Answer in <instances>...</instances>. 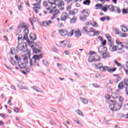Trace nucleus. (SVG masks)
I'll use <instances>...</instances> for the list:
<instances>
[{
  "label": "nucleus",
  "mask_w": 128,
  "mask_h": 128,
  "mask_svg": "<svg viewBox=\"0 0 128 128\" xmlns=\"http://www.w3.org/2000/svg\"><path fill=\"white\" fill-rule=\"evenodd\" d=\"M84 4H86V6H90V0H84L83 2Z\"/></svg>",
  "instance_id": "a19ab883"
},
{
  "label": "nucleus",
  "mask_w": 128,
  "mask_h": 128,
  "mask_svg": "<svg viewBox=\"0 0 128 128\" xmlns=\"http://www.w3.org/2000/svg\"><path fill=\"white\" fill-rule=\"evenodd\" d=\"M116 50H118V46H116V45H113L112 46L110 47V52H116Z\"/></svg>",
  "instance_id": "a878e982"
},
{
  "label": "nucleus",
  "mask_w": 128,
  "mask_h": 128,
  "mask_svg": "<svg viewBox=\"0 0 128 128\" xmlns=\"http://www.w3.org/2000/svg\"><path fill=\"white\" fill-rule=\"evenodd\" d=\"M69 14H72V15L74 14V10H70L69 12Z\"/></svg>",
  "instance_id": "774afa93"
},
{
  "label": "nucleus",
  "mask_w": 128,
  "mask_h": 128,
  "mask_svg": "<svg viewBox=\"0 0 128 128\" xmlns=\"http://www.w3.org/2000/svg\"><path fill=\"white\" fill-rule=\"evenodd\" d=\"M33 52L34 54H38V52H40V50L38 49V48H34L33 50Z\"/></svg>",
  "instance_id": "de8ad7c7"
},
{
  "label": "nucleus",
  "mask_w": 128,
  "mask_h": 128,
  "mask_svg": "<svg viewBox=\"0 0 128 128\" xmlns=\"http://www.w3.org/2000/svg\"><path fill=\"white\" fill-rule=\"evenodd\" d=\"M115 34H119L120 32H118V29L115 28L113 30Z\"/></svg>",
  "instance_id": "c03bdc74"
},
{
  "label": "nucleus",
  "mask_w": 128,
  "mask_h": 128,
  "mask_svg": "<svg viewBox=\"0 0 128 128\" xmlns=\"http://www.w3.org/2000/svg\"><path fill=\"white\" fill-rule=\"evenodd\" d=\"M110 20V18H108V16H106L100 18V20H101V22H104V20Z\"/></svg>",
  "instance_id": "72a5a7b5"
},
{
  "label": "nucleus",
  "mask_w": 128,
  "mask_h": 128,
  "mask_svg": "<svg viewBox=\"0 0 128 128\" xmlns=\"http://www.w3.org/2000/svg\"><path fill=\"white\" fill-rule=\"evenodd\" d=\"M18 66H20V68H24L26 67L25 64L24 63H22L21 62H18Z\"/></svg>",
  "instance_id": "c9c22d12"
},
{
  "label": "nucleus",
  "mask_w": 128,
  "mask_h": 128,
  "mask_svg": "<svg viewBox=\"0 0 128 128\" xmlns=\"http://www.w3.org/2000/svg\"><path fill=\"white\" fill-rule=\"evenodd\" d=\"M52 24V22L51 20L45 21L43 22L42 26H49Z\"/></svg>",
  "instance_id": "412c9836"
},
{
  "label": "nucleus",
  "mask_w": 128,
  "mask_h": 128,
  "mask_svg": "<svg viewBox=\"0 0 128 128\" xmlns=\"http://www.w3.org/2000/svg\"><path fill=\"white\" fill-rule=\"evenodd\" d=\"M64 1L61 0L58 4V7L59 8L60 10H64Z\"/></svg>",
  "instance_id": "dca6fc26"
},
{
  "label": "nucleus",
  "mask_w": 128,
  "mask_h": 128,
  "mask_svg": "<svg viewBox=\"0 0 128 128\" xmlns=\"http://www.w3.org/2000/svg\"><path fill=\"white\" fill-rule=\"evenodd\" d=\"M76 22V18L73 17L70 20V24H74Z\"/></svg>",
  "instance_id": "e433bc0d"
},
{
  "label": "nucleus",
  "mask_w": 128,
  "mask_h": 128,
  "mask_svg": "<svg viewBox=\"0 0 128 128\" xmlns=\"http://www.w3.org/2000/svg\"><path fill=\"white\" fill-rule=\"evenodd\" d=\"M124 109L125 110H128V104H126L124 105Z\"/></svg>",
  "instance_id": "e2e57ef3"
},
{
  "label": "nucleus",
  "mask_w": 128,
  "mask_h": 128,
  "mask_svg": "<svg viewBox=\"0 0 128 128\" xmlns=\"http://www.w3.org/2000/svg\"><path fill=\"white\" fill-rule=\"evenodd\" d=\"M24 69L27 73L30 72V69L26 66L24 67Z\"/></svg>",
  "instance_id": "a18cd8bd"
},
{
  "label": "nucleus",
  "mask_w": 128,
  "mask_h": 128,
  "mask_svg": "<svg viewBox=\"0 0 128 128\" xmlns=\"http://www.w3.org/2000/svg\"><path fill=\"white\" fill-rule=\"evenodd\" d=\"M86 26H92L94 28H98V23L95 22L90 21L86 23Z\"/></svg>",
  "instance_id": "4468645a"
},
{
  "label": "nucleus",
  "mask_w": 128,
  "mask_h": 128,
  "mask_svg": "<svg viewBox=\"0 0 128 128\" xmlns=\"http://www.w3.org/2000/svg\"><path fill=\"white\" fill-rule=\"evenodd\" d=\"M19 28H22V30H24H24H28V28H27L28 26H26V25H23V26L20 25L19 26Z\"/></svg>",
  "instance_id": "ea45409f"
},
{
  "label": "nucleus",
  "mask_w": 128,
  "mask_h": 128,
  "mask_svg": "<svg viewBox=\"0 0 128 128\" xmlns=\"http://www.w3.org/2000/svg\"><path fill=\"white\" fill-rule=\"evenodd\" d=\"M0 116H1V118H3L4 120L7 118L6 116L4 115V114H0Z\"/></svg>",
  "instance_id": "6e6d98bb"
},
{
  "label": "nucleus",
  "mask_w": 128,
  "mask_h": 128,
  "mask_svg": "<svg viewBox=\"0 0 128 128\" xmlns=\"http://www.w3.org/2000/svg\"><path fill=\"white\" fill-rule=\"evenodd\" d=\"M101 54H102L103 58H108L110 57V56L108 53L106 52V51L104 53H102Z\"/></svg>",
  "instance_id": "b1692460"
},
{
  "label": "nucleus",
  "mask_w": 128,
  "mask_h": 128,
  "mask_svg": "<svg viewBox=\"0 0 128 128\" xmlns=\"http://www.w3.org/2000/svg\"><path fill=\"white\" fill-rule=\"evenodd\" d=\"M102 46H106V40H102Z\"/></svg>",
  "instance_id": "bf43d9fd"
},
{
  "label": "nucleus",
  "mask_w": 128,
  "mask_h": 128,
  "mask_svg": "<svg viewBox=\"0 0 128 128\" xmlns=\"http://www.w3.org/2000/svg\"><path fill=\"white\" fill-rule=\"evenodd\" d=\"M10 52L12 54H16V50L14 48H12L10 50Z\"/></svg>",
  "instance_id": "58836bf2"
},
{
  "label": "nucleus",
  "mask_w": 128,
  "mask_h": 128,
  "mask_svg": "<svg viewBox=\"0 0 128 128\" xmlns=\"http://www.w3.org/2000/svg\"><path fill=\"white\" fill-rule=\"evenodd\" d=\"M128 86V79L124 78L122 82H121L118 85V88L120 90H122L124 88H126Z\"/></svg>",
  "instance_id": "1a4fd4ad"
},
{
  "label": "nucleus",
  "mask_w": 128,
  "mask_h": 128,
  "mask_svg": "<svg viewBox=\"0 0 128 128\" xmlns=\"http://www.w3.org/2000/svg\"><path fill=\"white\" fill-rule=\"evenodd\" d=\"M58 32H60V34H61V36H66V34H68V30H59Z\"/></svg>",
  "instance_id": "f3484780"
},
{
  "label": "nucleus",
  "mask_w": 128,
  "mask_h": 128,
  "mask_svg": "<svg viewBox=\"0 0 128 128\" xmlns=\"http://www.w3.org/2000/svg\"><path fill=\"white\" fill-rule=\"evenodd\" d=\"M108 6H106L102 8L101 10H103V12H108Z\"/></svg>",
  "instance_id": "8fccbe9b"
},
{
  "label": "nucleus",
  "mask_w": 128,
  "mask_h": 128,
  "mask_svg": "<svg viewBox=\"0 0 128 128\" xmlns=\"http://www.w3.org/2000/svg\"><path fill=\"white\" fill-rule=\"evenodd\" d=\"M28 29H26L24 30V37L22 38V35L19 34L18 36V41L21 40H26L28 42Z\"/></svg>",
  "instance_id": "423d86ee"
},
{
  "label": "nucleus",
  "mask_w": 128,
  "mask_h": 128,
  "mask_svg": "<svg viewBox=\"0 0 128 128\" xmlns=\"http://www.w3.org/2000/svg\"><path fill=\"white\" fill-rule=\"evenodd\" d=\"M74 36L77 38H80L82 36V31L80 30H78L77 31H75L74 32Z\"/></svg>",
  "instance_id": "6ab92c4d"
},
{
  "label": "nucleus",
  "mask_w": 128,
  "mask_h": 128,
  "mask_svg": "<svg viewBox=\"0 0 128 128\" xmlns=\"http://www.w3.org/2000/svg\"><path fill=\"white\" fill-rule=\"evenodd\" d=\"M14 110L15 112H20V109L16 107H14Z\"/></svg>",
  "instance_id": "603ef678"
},
{
  "label": "nucleus",
  "mask_w": 128,
  "mask_h": 128,
  "mask_svg": "<svg viewBox=\"0 0 128 128\" xmlns=\"http://www.w3.org/2000/svg\"><path fill=\"white\" fill-rule=\"evenodd\" d=\"M64 2H66L68 4H69L70 6H72V0H64Z\"/></svg>",
  "instance_id": "37998d69"
},
{
  "label": "nucleus",
  "mask_w": 128,
  "mask_h": 128,
  "mask_svg": "<svg viewBox=\"0 0 128 128\" xmlns=\"http://www.w3.org/2000/svg\"><path fill=\"white\" fill-rule=\"evenodd\" d=\"M124 48V44H122L118 45L117 46V48Z\"/></svg>",
  "instance_id": "09e8293b"
},
{
  "label": "nucleus",
  "mask_w": 128,
  "mask_h": 128,
  "mask_svg": "<svg viewBox=\"0 0 128 128\" xmlns=\"http://www.w3.org/2000/svg\"><path fill=\"white\" fill-rule=\"evenodd\" d=\"M108 46L110 48H112V46H114V42H108Z\"/></svg>",
  "instance_id": "5fc2aeb1"
},
{
  "label": "nucleus",
  "mask_w": 128,
  "mask_h": 128,
  "mask_svg": "<svg viewBox=\"0 0 128 128\" xmlns=\"http://www.w3.org/2000/svg\"><path fill=\"white\" fill-rule=\"evenodd\" d=\"M108 8L110 12H114V6L112 5L108 6Z\"/></svg>",
  "instance_id": "7c9ffc66"
},
{
  "label": "nucleus",
  "mask_w": 128,
  "mask_h": 128,
  "mask_svg": "<svg viewBox=\"0 0 128 128\" xmlns=\"http://www.w3.org/2000/svg\"><path fill=\"white\" fill-rule=\"evenodd\" d=\"M106 50H108V48L104 46H100L98 48V52L100 54H104V52H106Z\"/></svg>",
  "instance_id": "f8f14e48"
},
{
  "label": "nucleus",
  "mask_w": 128,
  "mask_h": 128,
  "mask_svg": "<svg viewBox=\"0 0 128 128\" xmlns=\"http://www.w3.org/2000/svg\"><path fill=\"white\" fill-rule=\"evenodd\" d=\"M107 40H108V42H112V37H110V36H107Z\"/></svg>",
  "instance_id": "680f3d73"
},
{
  "label": "nucleus",
  "mask_w": 128,
  "mask_h": 128,
  "mask_svg": "<svg viewBox=\"0 0 128 128\" xmlns=\"http://www.w3.org/2000/svg\"><path fill=\"white\" fill-rule=\"evenodd\" d=\"M80 98L83 104H86L88 102V99L84 98L82 97H80Z\"/></svg>",
  "instance_id": "c85d7f7f"
},
{
  "label": "nucleus",
  "mask_w": 128,
  "mask_h": 128,
  "mask_svg": "<svg viewBox=\"0 0 128 128\" xmlns=\"http://www.w3.org/2000/svg\"><path fill=\"white\" fill-rule=\"evenodd\" d=\"M121 28H122V30L124 32H128V28L124 26H121Z\"/></svg>",
  "instance_id": "2f4dec72"
},
{
  "label": "nucleus",
  "mask_w": 128,
  "mask_h": 128,
  "mask_svg": "<svg viewBox=\"0 0 128 128\" xmlns=\"http://www.w3.org/2000/svg\"><path fill=\"white\" fill-rule=\"evenodd\" d=\"M116 44H118V46H119L120 44H122V42H120V40H118V39H117L116 40Z\"/></svg>",
  "instance_id": "052dcab7"
},
{
  "label": "nucleus",
  "mask_w": 128,
  "mask_h": 128,
  "mask_svg": "<svg viewBox=\"0 0 128 128\" xmlns=\"http://www.w3.org/2000/svg\"><path fill=\"white\" fill-rule=\"evenodd\" d=\"M118 100H119V102L120 103L121 105L122 106V104L124 102V98H122V96H119Z\"/></svg>",
  "instance_id": "f704fd0d"
},
{
  "label": "nucleus",
  "mask_w": 128,
  "mask_h": 128,
  "mask_svg": "<svg viewBox=\"0 0 128 128\" xmlns=\"http://www.w3.org/2000/svg\"><path fill=\"white\" fill-rule=\"evenodd\" d=\"M74 30H72L70 32H69L67 34H68V36L70 37V36H74Z\"/></svg>",
  "instance_id": "4c0bfd02"
},
{
  "label": "nucleus",
  "mask_w": 128,
  "mask_h": 128,
  "mask_svg": "<svg viewBox=\"0 0 128 128\" xmlns=\"http://www.w3.org/2000/svg\"><path fill=\"white\" fill-rule=\"evenodd\" d=\"M82 32L87 34L88 36H90L92 34V28H88L87 26H84L82 30Z\"/></svg>",
  "instance_id": "9d476101"
},
{
  "label": "nucleus",
  "mask_w": 128,
  "mask_h": 128,
  "mask_svg": "<svg viewBox=\"0 0 128 128\" xmlns=\"http://www.w3.org/2000/svg\"><path fill=\"white\" fill-rule=\"evenodd\" d=\"M68 18V14L66 12H63L60 16L61 20L63 22H66V18Z\"/></svg>",
  "instance_id": "ddd939ff"
},
{
  "label": "nucleus",
  "mask_w": 128,
  "mask_h": 128,
  "mask_svg": "<svg viewBox=\"0 0 128 128\" xmlns=\"http://www.w3.org/2000/svg\"><path fill=\"white\" fill-rule=\"evenodd\" d=\"M42 58V55H34L33 57L30 60V66H32L36 62V60H40V58Z\"/></svg>",
  "instance_id": "39448f33"
},
{
  "label": "nucleus",
  "mask_w": 128,
  "mask_h": 128,
  "mask_svg": "<svg viewBox=\"0 0 128 128\" xmlns=\"http://www.w3.org/2000/svg\"><path fill=\"white\" fill-rule=\"evenodd\" d=\"M26 54L22 55V60L24 62V64H28V60L30 58V50L27 49L26 51Z\"/></svg>",
  "instance_id": "6e6552de"
},
{
  "label": "nucleus",
  "mask_w": 128,
  "mask_h": 128,
  "mask_svg": "<svg viewBox=\"0 0 128 128\" xmlns=\"http://www.w3.org/2000/svg\"><path fill=\"white\" fill-rule=\"evenodd\" d=\"M30 38L32 40L34 41L36 40V35L34 34H32L30 35Z\"/></svg>",
  "instance_id": "393cba45"
},
{
  "label": "nucleus",
  "mask_w": 128,
  "mask_h": 128,
  "mask_svg": "<svg viewBox=\"0 0 128 128\" xmlns=\"http://www.w3.org/2000/svg\"><path fill=\"white\" fill-rule=\"evenodd\" d=\"M92 86H94V88H100V86H98V84H93Z\"/></svg>",
  "instance_id": "338daca9"
},
{
  "label": "nucleus",
  "mask_w": 128,
  "mask_h": 128,
  "mask_svg": "<svg viewBox=\"0 0 128 128\" xmlns=\"http://www.w3.org/2000/svg\"><path fill=\"white\" fill-rule=\"evenodd\" d=\"M88 10H84L81 11V14L80 16V20H86V18L88 16Z\"/></svg>",
  "instance_id": "0eeeda50"
},
{
  "label": "nucleus",
  "mask_w": 128,
  "mask_h": 128,
  "mask_svg": "<svg viewBox=\"0 0 128 128\" xmlns=\"http://www.w3.org/2000/svg\"><path fill=\"white\" fill-rule=\"evenodd\" d=\"M105 98L106 100H110V96L108 94H106L105 96Z\"/></svg>",
  "instance_id": "13d9d810"
},
{
  "label": "nucleus",
  "mask_w": 128,
  "mask_h": 128,
  "mask_svg": "<svg viewBox=\"0 0 128 128\" xmlns=\"http://www.w3.org/2000/svg\"><path fill=\"white\" fill-rule=\"evenodd\" d=\"M110 102H111V104L109 106V108L112 112L120 110V109L122 106V105H120L116 103L114 100H110Z\"/></svg>",
  "instance_id": "7ed1b4c3"
},
{
  "label": "nucleus",
  "mask_w": 128,
  "mask_h": 128,
  "mask_svg": "<svg viewBox=\"0 0 128 128\" xmlns=\"http://www.w3.org/2000/svg\"><path fill=\"white\" fill-rule=\"evenodd\" d=\"M16 50L18 52H26V48H24V44H18V46L16 48Z\"/></svg>",
  "instance_id": "9b49d317"
},
{
  "label": "nucleus",
  "mask_w": 128,
  "mask_h": 128,
  "mask_svg": "<svg viewBox=\"0 0 128 128\" xmlns=\"http://www.w3.org/2000/svg\"><path fill=\"white\" fill-rule=\"evenodd\" d=\"M60 0H48V2L50 6H54L56 4V2H59Z\"/></svg>",
  "instance_id": "bb28decb"
},
{
  "label": "nucleus",
  "mask_w": 128,
  "mask_h": 128,
  "mask_svg": "<svg viewBox=\"0 0 128 128\" xmlns=\"http://www.w3.org/2000/svg\"><path fill=\"white\" fill-rule=\"evenodd\" d=\"M43 6L46 8V10H48V14H51L52 16L50 18V20H54V18L58 16V14L60 10H54V8H56V6L52 7V9L50 7L48 8V3L46 1H44Z\"/></svg>",
  "instance_id": "f257e3e1"
},
{
  "label": "nucleus",
  "mask_w": 128,
  "mask_h": 128,
  "mask_svg": "<svg viewBox=\"0 0 128 128\" xmlns=\"http://www.w3.org/2000/svg\"><path fill=\"white\" fill-rule=\"evenodd\" d=\"M71 6L72 5H70L69 4H68V6L66 7V10H70V8H72Z\"/></svg>",
  "instance_id": "0e129e2a"
},
{
  "label": "nucleus",
  "mask_w": 128,
  "mask_h": 128,
  "mask_svg": "<svg viewBox=\"0 0 128 128\" xmlns=\"http://www.w3.org/2000/svg\"><path fill=\"white\" fill-rule=\"evenodd\" d=\"M33 89L36 92H42V91L38 90V89L36 86L33 87Z\"/></svg>",
  "instance_id": "4d7b16f0"
},
{
  "label": "nucleus",
  "mask_w": 128,
  "mask_h": 128,
  "mask_svg": "<svg viewBox=\"0 0 128 128\" xmlns=\"http://www.w3.org/2000/svg\"><path fill=\"white\" fill-rule=\"evenodd\" d=\"M122 48H117V54H124V50Z\"/></svg>",
  "instance_id": "cd10ccee"
},
{
  "label": "nucleus",
  "mask_w": 128,
  "mask_h": 128,
  "mask_svg": "<svg viewBox=\"0 0 128 128\" xmlns=\"http://www.w3.org/2000/svg\"><path fill=\"white\" fill-rule=\"evenodd\" d=\"M42 63L44 66H48V62L46 60H43Z\"/></svg>",
  "instance_id": "49530a36"
},
{
  "label": "nucleus",
  "mask_w": 128,
  "mask_h": 128,
  "mask_svg": "<svg viewBox=\"0 0 128 128\" xmlns=\"http://www.w3.org/2000/svg\"><path fill=\"white\" fill-rule=\"evenodd\" d=\"M15 60H17L18 62V63L20 62V58L18 57V56H15Z\"/></svg>",
  "instance_id": "3c124183"
},
{
  "label": "nucleus",
  "mask_w": 128,
  "mask_h": 128,
  "mask_svg": "<svg viewBox=\"0 0 128 128\" xmlns=\"http://www.w3.org/2000/svg\"><path fill=\"white\" fill-rule=\"evenodd\" d=\"M52 50L53 52H58V50L54 47H52Z\"/></svg>",
  "instance_id": "69168bd1"
},
{
  "label": "nucleus",
  "mask_w": 128,
  "mask_h": 128,
  "mask_svg": "<svg viewBox=\"0 0 128 128\" xmlns=\"http://www.w3.org/2000/svg\"><path fill=\"white\" fill-rule=\"evenodd\" d=\"M34 6L33 10L35 14H38V12H40V10L42 8V7L40 6Z\"/></svg>",
  "instance_id": "2eb2a0df"
},
{
  "label": "nucleus",
  "mask_w": 128,
  "mask_h": 128,
  "mask_svg": "<svg viewBox=\"0 0 128 128\" xmlns=\"http://www.w3.org/2000/svg\"><path fill=\"white\" fill-rule=\"evenodd\" d=\"M76 114H79V116H84V114L82 113V111L80 110H76Z\"/></svg>",
  "instance_id": "79ce46f5"
},
{
  "label": "nucleus",
  "mask_w": 128,
  "mask_h": 128,
  "mask_svg": "<svg viewBox=\"0 0 128 128\" xmlns=\"http://www.w3.org/2000/svg\"><path fill=\"white\" fill-rule=\"evenodd\" d=\"M18 86L20 88V90H28V86H25L23 83H19Z\"/></svg>",
  "instance_id": "a211bd4d"
},
{
  "label": "nucleus",
  "mask_w": 128,
  "mask_h": 128,
  "mask_svg": "<svg viewBox=\"0 0 128 128\" xmlns=\"http://www.w3.org/2000/svg\"><path fill=\"white\" fill-rule=\"evenodd\" d=\"M89 54H90V56L88 58L89 62H98L100 60V58L98 56L96 55V52L90 51Z\"/></svg>",
  "instance_id": "20e7f679"
},
{
  "label": "nucleus",
  "mask_w": 128,
  "mask_h": 128,
  "mask_svg": "<svg viewBox=\"0 0 128 128\" xmlns=\"http://www.w3.org/2000/svg\"><path fill=\"white\" fill-rule=\"evenodd\" d=\"M114 62L118 66H122V64L118 63V62L116 61V60H114Z\"/></svg>",
  "instance_id": "864d4df0"
},
{
  "label": "nucleus",
  "mask_w": 128,
  "mask_h": 128,
  "mask_svg": "<svg viewBox=\"0 0 128 128\" xmlns=\"http://www.w3.org/2000/svg\"><path fill=\"white\" fill-rule=\"evenodd\" d=\"M59 43L60 44V46H62V48H65V46H66V44H68V42L64 40L61 41L59 42Z\"/></svg>",
  "instance_id": "4be33fe9"
},
{
  "label": "nucleus",
  "mask_w": 128,
  "mask_h": 128,
  "mask_svg": "<svg viewBox=\"0 0 128 128\" xmlns=\"http://www.w3.org/2000/svg\"><path fill=\"white\" fill-rule=\"evenodd\" d=\"M32 2H34L35 4H32V6H40V4L42 3V0H32Z\"/></svg>",
  "instance_id": "5701e85b"
},
{
  "label": "nucleus",
  "mask_w": 128,
  "mask_h": 128,
  "mask_svg": "<svg viewBox=\"0 0 128 128\" xmlns=\"http://www.w3.org/2000/svg\"><path fill=\"white\" fill-rule=\"evenodd\" d=\"M96 10H102V4H97L96 5Z\"/></svg>",
  "instance_id": "473e14b6"
},
{
  "label": "nucleus",
  "mask_w": 128,
  "mask_h": 128,
  "mask_svg": "<svg viewBox=\"0 0 128 128\" xmlns=\"http://www.w3.org/2000/svg\"><path fill=\"white\" fill-rule=\"evenodd\" d=\"M18 10H21L22 8V1H20V0H19L18 1Z\"/></svg>",
  "instance_id": "c756f323"
},
{
  "label": "nucleus",
  "mask_w": 128,
  "mask_h": 128,
  "mask_svg": "<svg viewBox=\"0 0 128 128\" xmlns=\"http://www.w3.org/2000/svg\"><path fill=\"white\" fill-rule=\"evenodd\" d=\"M96 34H100V31L96 30L94 28H92V34L91 33L90 36H94Z\"/></svg>",
  "instance_id": "aec40b11"
},
{
  "label": "nucleus",
  "mask_w": 128,
  "mask_h": 128,
  "mask_svg": "<svg viewBox=\"0 0 128 128\" xmlns=\"http://www.w3.org/2000/svg\"><path fill=\"white\" fill-rule=\"evenodd\" d=\"M94 66L95 68H99L101 72H106V70H108L109 72H114L116 70V68H112L110 67L104 66L102 63H100L98 64H94Z\"/></svg>",
  "instance_id": "f03ea898"
}]
</instances>
